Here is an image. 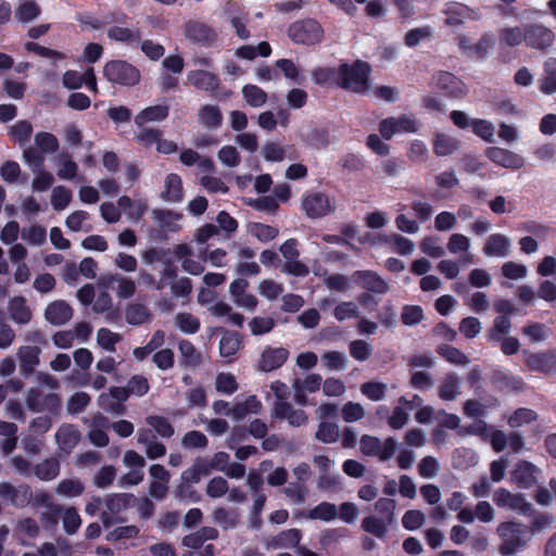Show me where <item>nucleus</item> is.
<instances>
[{
  "label": "nucleus",
  "mask_w": 556,
  "mask_h": 556,
  "mask_svg": "<svg viewBox=\"0 0 556 556\" xmlns=\"http://www.w3.org/2000/svg\"><path fill=\"white\" fill-rule=\"evenodd\" d=\"M274 415L277 418L286 419L291 426L300 427L307 422V415L304 410L294 408L288 402H277L274 406Z\"/></svg>",
  "instance_id": "obj_18"
},
{
  "label": "nucleus",
  "mask_w": 556,
  "mask_h": 556,
  "mask_svg": "<svg viewBox=\"0 0 556 556\" xmlns=\"http://www.w3.org/2000/svg\"><path fill=\"white\" fill-rule=\"evenodd\" d=\"M321 387V376L311 374L304 378H298L293 381L292 388L294 392V401L299 405L308 404V394L314 393Z\"/></svg>",
  "instance_id": "obj_9"
},
{
  "label": "nucleus",
  "mask_w": 556,
  "mask_h": 556,
  "mask_svg": "<svg viewBox=\"0 0 556 556\" xmlns=\"http://www.w3.org/2000/svg\"><path fill=\"white\" fill-rule=\"evenodd\" d=\"M138 442L146 447V454L150 459L162 457L166 453L164 444L157 442L149 430L138 431Z\"/></svg>",
  "instance_id": "obj_32"
},
{
  "label": "nucleus",
  "mask_w": 556,
  "mask_h": 556,
  "mask_svg": "<svg viewBox=\"0 0 556 556\" xmlns=\"http://www.w3.org/2000/svg\"><path fill=\"white\" fill-rule=\"evenodd\" d=\"M288 355L289 352L283 348H267L261 355L257 368L265 372L275 370L282 366Z\"/></svg>",
  "instance_id": "obj_15"
},
{
  "label": "nucleus",
  "mask_w": 556,
  "mask_h": 556,
  "mask_svg": "<svg viewBox=\"0 0 556 556\" xmlns=\"http://www.w3.org/2000/svg\"><path fill=\"white\" fill-rule=\"evenodd\" d=\"M341 416L345 422H355L364 418L365 408L361 403L350 401L342 406Z\"/></svg>",
  "instance_id": "obj_59"
},
{
  "label": "nucleus",
  "mask_w": 556,
  "mask_h": 556,
  "mask_svg": "<svg viewBox=\"0 0 556 556\" xmlns=\"http://www.w3.org/2000/svg\"><path fill=\"white\" fill-rule=\"evenodd\" d=\"M381 240H383L386 243L392 244L394 248V251L402 255H409L413 253L415 249V244L412 240L400 236L397 233H392L390 236H383L381 237Z\"/></svg>",
  "instance_id": "obj_44"
},
{
  "label": "nucleus",
  "mask_w": 556,
  "mask_h": 556,
  "mask_svg": "<svg viewBox=\"0 0 556 556\" xmlns=\"http://www.w3.org/2000/svg\"><path fill=\"white\" fill-rule=\"evenodd\" d=\"M555 34L541 24L526 26V45L532 49L545 50L553 46Z\"/></svg>",
  "instance_id": "obj_8"
},
{
  "label": "nucleus",
  "mask_w": 556,
  "mask_h": 556,
  "mask_svg": "<svg viewBox=\"0 0 556 556\" xmlns=\"http://www.w3.org/2000/svg\"><path fill=\"white\" fill-rule=\"evenodd\" d=\"M307 517L323 521H331L338 517V508L334 504L324 502L311 509Z\"/></svg>",
  "instance_id": "obj_47"
},
{
  "label": "nucleus",
  "mask_w": 556,
  "mask_h": 556,
  "mask_svg": "<svg viewBox=\"0 0 556 556\" xmlns=\"http://www.w3.org/2000/svg\"><path fill=\"white\" fill-rule=\"evenodd\" d=\"M45 317L52 325H64L73 317V309L65 301L56 300L47 306Z\"/></svg>",
  "instance_id": "obj_19"
},
{
  "label": "nucleus",
  "mask_w": 556,
  "mask_h": 556,
  "mask_svg": "<svg viewBox=\"0 0 556 556\" xmlns=\"http://www.w3.org/2000/svg\"><path fill=\"white\" fill-rule=\"evenodd\" d=\"M478 13L462 3H453L446 9V24L458 26L466 20H475Z\"/></svg>",
  "instance_id": "obj_29"
},
{
  "label": "nucleus",
  "mask_w": 556,
  "mask_h": 556,
  "mask_svg": "<svg viewBox=\"0 0 556 556\" xmlns=\"http://www.w3.org/2000/svg\"><path fill=\"white\" fill-rule=\"evenodd\" d=\"M302 208L308 217L320 218L334 212L336 199L324 192H311L303 198Z\"/></svg>",
  "instance_id": "obj_5"
},
{
  "label": "nucleus",
  "mask_w": 556,
  "mask_h": 556,
  "mask_svg": "<svg viewBox=\"0 0 556 556\" xmlns=\"http://www.w3.org/2000/svg\"><path fill=\"white\" fill-rule=\"evenodd\" d=\"M185 36L197 42H211L215 40V31L206 24L200 22H188L184 29Z\"/></svg>",
  "instance_id": "obj_23"
},
{
  "label": "nucleus",
  "mask_w": 556,
  "mask_h": 556,
  "mask_svg": "<svg viewBox=\"0 0 556 556\" xmlns=\"http://www.w3.org/2000/svg\"><path fill=\"white\" fill-rule=\"evenodd\" d=\"M117 204L130 222L139 220L148 211V202L143 198L131 199L123 195L118 199Z\"/></svg>",
  "instance_id": "obj_20"
},
{
  "label": "nucleus",
  "mask_w": 556,
  "mask_h": 556,
  "mask_svg": "<svg viewBox=\"0 0 556 556\" xmlns=\"http://www.w3.org/2000/svg\"><path fill=\"white\" fill-rule=\"evenodd\" d=\"M472 131L481 139L492 142L494 140L495 127L494 125L485 119H473L470 122Z\"/></svg>",
  "instance_id": "obj_63"
},
{
  "label": "nucleus",
  "mask_w": 556,
  "mask_h": 556,
  "mask_svg": "<svg viewBox=\"0 0 556 556\" xmlns=\"http://www.w3.org/2000/svg\"><path fill=\"white\" fill-rule=\"evenodd\" d=\"M460 380L456 376H446L438 387L439 397L443 401H453L459 395Z\"/></svg>",
  "instance_id": "obj_38"
},
{
  "label": "nucleus",
  "mask_w": 556,
  "mask_h": 556,
  "mask_svg": "<svg viewBox=\"0 0 556 556\" xmlns=\"http://www.w3.org/2000/svg\"><path fill=\"white\" fill-rule=\"evenodd\" d=\"M56 441L61 450L68 453L78 443L79 433L73 426H63L56 433Z\"/></svg>",
  "instance_id": "obj_39"
},
{
  "label": "nucleus",
  "mask_w": 556,
  "mask_h": 556,
  "mask_svg": "<svg viewBox=\"0 0 556 556\" xmlns=\"http://www.w3.org/2000/svg\"><path fill=\"white\" fill-rule=\"evenodd\" d=\"M536 417L538 415L534 410L529 408H519L508 417V425L511 428H519L533 422Z\"/></svg>",
  "instance_id": "obj_57"
},
{
  "label": "nucleus",
  "mask_w": 556,
  "mask_h": 556,
  "mask_svg": "<svg viewBox=\"0 0 556 556\" xmlns=\"http://www.w3.org/2000/svg\"><path fill=\"white\" fill-rule=\"evenodd\" d=\"M493 502L500 508L520 515H531L533 510L531 503L522 494L511 493L504 488H500L493 493Z\"/></svg>",
  "instance_id": "obj_6"
},
{
  "label": "nucleus",
  "mask_w": 556,
  "mask_h": 556,
  "mask_svg": "<svg viewBox=\"0 0 556 556\" xmlns=\"http://www.w3.org/2000/svg\"><path fill=\"white\" fill-rule=\"evenodd\" d=\"M359 390L368 400L378 402L386 397L388 386L380 381H368L362 383Z\"/></svg>",
  "instance_id": "obj_41"
},
{
  "label": "nucleus",
  "mask_w": 556,
  "mask_h": 556,
  "mask_svg": "<svg viewBox=\"0 0 556 556\" xmlns=\"http://www.w3.org/2000/svg\"><path fill=\"white\" fill-rule=\"evenodd\" d=\"M40 14L39 5L31 0H24L15 9V17L21 23H29Z\"/></svg>",
  "instance_id": "obj_40"
},
{
  "label": "nucleus",
  "mask_w": 556,
  "mask_h": 556,
  "mask_svg": "<svg viewBox=\"0 0 556 556\" xmlns=\"http://www.w3.org/2000/svg\"><path fill=\"white\" fill-rule=\"evenodd\" d=\"M176 327L188 334L195 333L200 328V320L189 313H179L175 316Z\"/></svg>",
  "instance_id": "obj_52"
},
{
  "label": "nucleus",
  "mask_w": 556,
  "mask_h": 556,
  "mask_svg": "<svg viewBox=\"0 0 556 556\" xmlns=\"http://www.w3.org/2000/svg\"><path fill=\"white\" fill-rule=\"evenodd\" d=\"M510 239L502 233H493L489 236L483 245V253L492 257H506L510 253Z\"/></svg>",
  "instance_id": "obj_16"
},
{
  "label": "nucleus",
  "mask_w": 556,
  "mask_h": 556,
  "mask_svg": "<svg viewBox=\"0 0 556 556\" xmlns=\"http://www.w3.org/2000/svg\"><path fill=\"white\" fill-rule=\"evenodd\" d=\"M113 282H117V295L123 299H128L134 295L136 290V285L132 280L122 277V276H113L108 275L101 277L99 283L103 288H109Z\"/></svg>",
  "instance_id": "obj_30"
},
{
  "label": "nucleus",
  "mask_w": 556,
  "mask_h": 556,
  "mask_svg": "<svg viewBox=\"0 0 556 556\" xmlns=\"http://www.w3.org/2000/svg\"><path fill=\"white\" fill-rule=\"evenodd\" d=\"M108 36L112 40L127 43L137 42L140 39V33L138 30L121 26L111 27L108 30Z\"/></svg>",
  "instance_id": "obj_48"
},
{
  "label": "nucleus",
  "mask_w": 556,
  "mask_h": 556,
  "mask_svg": "<svg viewBox=\"0 0 556 556\" xmlns=\"http://www.w3.org/2000/svg\"><path fill=\"white\" fill-rule=\"evenodd\" d=\"M283 291V285L273 279H263L257 286V292L269 301L277 300Z\"/></svg>",
  "instance_id": "obj_45"
},
{
  "label": "nucleus",
  "mask_w": 556,
  "mask_h": 556,
  "mask_svg": "<svg viewBox=\"0 0 556 556\" xmlns=\"http://www.w3.org/2000/svg\"><path fill=\"white\" fill-rule=\"evenodd\" d=\"M351 356L359 362L368 359L372 354V346L365 340H353L349 345Z\"/></svg>",
  "instance_id": "obj_58"
},
{
  "label": "nucleus",
  "mask_w": 556,
  "mask_h": 556,
  "mask_svg": "<svg viewBox=\"0 0 556 556\" xmlns=\"http://www.w3.org/2000/svg\"><path fill=\"white\" fill-rule=\"evenodd\" d=\"M151 214L159 227L169 231L181 229L182 215L180 213L168 210H153Z\"/></svg>",
  "instance_id": "obj_28"
},
{
  "label": "nucleus",
  "mask_w": 556,
  "mask_h": 556,
  "mask_svg": "<svg viewBox=\"0 0 556 556\" xmlns=\"http://www.w3.org/2000/svg\"><path fill=\"white\" fill-rule=\"evenodd\" d=\"M288 36L296 43L317 45L324 38L323 26L313 18L296 21L290 25Z\"/></svg>",
  "instance_id": "obj_4"
},
{
  "label": "nucleus",
  "mask_w": 556,
  "mask_h": 556,
  "mask_svg": "<svg viewBox=\"0 0 556 556\" xmlns=\"http://www.w3.org/2000/svg\"><path fill=\"white\" fill-rule=\"evenodd\" d=\"M56 175L62 180H74L78 177V164L66 153L54 159Z\"/></svg>",
  "instance_id": "obj_26"
},
{
  "label": "nucleus",
  "mask_w": 556,
  "mask_h": 556,
  "mask_svg": "<svg viewBox=\"0 0 556 556\" xmlns=\"http://www.w3.org/2000/svg\"><path fill=\"white\" fill-rule=\"evenodd\" d=\"M247 205L264 213L271 214L276 212L278 208V203L273 197H262V198H247L244 199Z\"/></svg>",
  "instance_id": "obj_61"
},
{
  "label": "nucleus",
  "mask_w": 556,
  "mask_h": 556,
  "mask_svg": "<svg viewBox=\"0 0 556 556\" xmlns=\"http://www.w3.org/2000/svg\"><path fill=\"white\" fill-rule=\"evenodd\" d=\"M496 400L488 401L486 403H481L475 400H468L464 404V413L471 418L482 417L485 415L488 408L495 406Z\"/></svg>",
  "instance_id": "obj_60"
},
{
  "label": "nucleus",
  "mask_w": 556,
  "mask_h": 556,
  "mask_svg": "<svg viewBox=\"0 0 556 556\" xmlns=\"http://www.w3.org/2000/svg\"><path fill=\"white\" fill-rule=\"evenodd\" d=\"M538 468L529 462H518L511 471V481L521 489H529L536 482Z\"/></svg>",
  "instance_id": "obj_14"
},
{
  "label": "nucleus",
  "mask_w": 556,
  "mask_h": 556,
  "mask_svg": "<svg viewBox=\"0 0 556 556\" xmlns=\"http://www.w3.org/2000/svg\"><path fill=\"white\" fill-rule=\"evenodd\" d=\"M109 429V421L105 417L97 416L92 420V426L89 432L90 441L97 446H105L109 443L106 430Z\"/></svg>",
  "instance_id": "obj_35"
},
{
  "label": "nucleus",
  "mask_w": 556,
  "mask_h": 556,
  "mask_svg": "<svg viewBox=\"0 0 556 556\" xmlns=\"http://www.w3.org/2000/svg\"><path fill=\"white\" fill-rule=\"evenodd\" d=\"M539 89L543 94L556 93V59L549 58L544 62L543 74L539 79Z\"/></svg>",
  "instance_id": "obj_22"
},
{
  "label": "nucleus",
  "mask_w": 556,
  "mask_h": 556,
  "mask_svg": "<svg viewBox=\"0 0 556 556\" xmlns=\"http://www.w3.org/2000/svg\"><path fill=\"white\" fill-rule=\"evenodd\" d=\"M315 437L323 443H333L340 437L339 427L336 424L320 421Z\"/></svg>",
  "instance_id": "obj_54"
},
{
  "label": "nucleus",
  "mask_w": 556,
  "mask_h": 556,
  "mask_svg": "<svg viewBox=\"0 0 556 556\" xmlns=\"http://www.w3.org/2000/svg\"><path fill=\"white\" fill-rule=\"evenodd\" d=\"M168 115V106L163 104L152 105L140 111L135 117V124L142 127L147 123L161 122Z\"/></svg>",
  "instance_id": "obj_31"
},
{
  "label": "nucleus",
  "mask_w": 556,
  "mask_h": 556,
  "mask_svg": "<svg viewBox=\"0 0 556 556\" xmlns=\"http://www.w3.org/2000/svg\"><path fill=\"white\" fill-rule=\"evenodd\" d=\"M103 76L112 84L135 86L140 81V71L123 60L109 61L103 66Z\"/></svg>",
  "instance_id": "obj_3"
},
{
  "label": "nucleus",
  "mask_w": 556,
  "mask_h": 556,
  "mask_svg": "<svg viewBox=\"0 0 556 556\" xmlns=\"http://www.w3.org/2000/svg\"><path fill=\"white\" fill-rule=\"evenodd\" d=\"M370 67L367 63L356 61L344 63L338 67L336 81L338 86L353 92L364 93L368 90V76Z\"/></svg>",
  "instance_id": "obj_2"
},
{
  "label": "nucleus",
  "mask_w": 556,
  "mask_h": 556,
  "mask_svg": "<svg viewBox=\"0 0 556 556\" xmlns=\"http://www.w3.org/2000/svg\"><path fill=\"white\" fill-rule=\"evenodd\" d=\"M146 422L161 437L169 438L174 433L170 422L162 416H149Z\"/></svg>",
  "instance_id": "obj_64"
},
{
  "label": "nucleus",
  "mask_w": 556,
  "mask_h": 556,
  "mask_svg": "<svg viewBox=\"0 0 556 556\" xmlns=\"http://www.w3.org/2000/svg\"><path fill=\"white\" fill-rule=\"evenodd\" d=\"M486 156L495 164L509 169H518L525 165V160L521 155L498 147L489 148Z\"/></svg>",
  "instance_id": "obj_12"
},
{
  "label": "nucleus",
  "mask_w": 556,
  "mask_h": 556,
  "mask_svg": "<svg viewBox=\"0 0 556 556\" xmlns=\"http://www.w3.org/2000/svg\"><path fill=\"white\" fill-rule=\"evenodd\" d=\"M72 201V191L64 187L58 186L51 192V205L55 211H62L68 206Z\"/></svg>",
  "instance_id": "obj_51"
},
{
  "label": "nucleus",
  "mask_w": 556,
  "mask_h": 556,
  "mask_svg": "<svg viewBox=\"0 0 556 556\" xmlns=\"http://www.w3.org/2000/svg\"><path fill=\"white\" fill-rule=\"evenodd\" d=\"M354 279L359 286L372 292L384 293L388 290L387 283L371 271H358Z\"/></svg>",
  "instance_id": "obj_33"
},
{
  "label": "nucleus",
  "mask_w": 556,
  "mask_h": 556,
  "mask_svg": "<svg viewBox=\"0 0 556 556\" xmlns=\"http://www.w3.org/2000/svg\"><path fill=\"white\" fill-rule=\"evenodd\" d=\"M188 81L195 88L213 91L218 87L217 77L207 71L194 70L187 74Z\"/></svg>",
  "instance_id": "obj_27"
},
{
  "label": "nucleus",
  "mask_w": 556,
  "mask_h": 556,
  "mask_svg": "<svg viewBox=\"0 0 556 556\" xmlns=\"http://www.w3.org/2000/svg\"><path fill=\"white\" fill-rule=\"evenodd\" d=\"M247 230L251 236L255 237L262 242H268L275 239L278 235L277 228L261 223H250L247 226Z\"/></svg>",
  "instance_id": "obj_43"
},
{
  "label": "nucleus",
  "mask_w": 556,
  "mask_h": 556,
  "mask_svg": "<svg viewBox=\"0 0 556 556\" xmlns=\"http://www.w3.org/2000/svg\"><path fill=\"white\" fill-rule=\"evenodd\" d=\"M40 349L38 346H21L17 352L20 369L24 376L29 375L39 364Z\"/></svg>",
  "instance_id": "obj_25"
},
{
  "label": "nucleus",
  "mask_w": 556,
  "mask_h": 556,
  "mask_svg": "<svg viewBox=\"0 0 556 556\" xmlns=\"http://www.w3.org/2000/svg\"><path fill=\"white\" fill-rule=\"evenodd\" d=\"M241 348L240 339L235 333H225L219 342V353L223 357L231 359Z\"/></svg>",
  "instance_id": "obj_46"
},
{
  "label": "nucleus",
  "mask_w": 556,
  "mask_h": 556,
  "mask_svg": "<svg viewBox=\"0 0 556 556\" xmlns=\"http://www.w3.org/2000/svg\"><path fill=\"white\" fill-rule=\"evenodd\" d=\"M434 84L452 97H462L467 92L466 85L451 73H439L434 77Z\"/></svg>",
  "instance_id": "obj_21"
},
{
  "label": "nucleus",
  "mask_w": 556,
  "mask_h": 556,
  "mask_svg": "<svg viewBox=\"0 0 556 556\" xmlns=\"http://www.w3.org/2000/svg\"><path fill=\"white\" fill-rule=\"evenodd\" d=\"M470 249V239L463 233H453L447 241V250L451 254H464L468 256L467 252Z\"/></svg>",
  "instance_id": "obj_55"
},
{
  "label": "nucleus",
  "mask_w": 556,
  "mask_h": 556,
  "mask_svg": "<svg viewBox=\"0 0 556 556\" xmlns=\"http://www.w3.org/2000/svg\"><path fill=\"white\" fill-rule=\"evenodd\" d=\"M459 147V141L446 134H437L433 140V151L439 156L450 155Z\"/></svg>",
  "instance_id": "obj_37"
},
{
  "label": "nucleus",
  "mask_w": 556,
  "mask_h": 556,
  "mask_svg": "<svg viewBox=\"0 0 556 556\" xmlns=\"http://www.w3.org/2000/svg\"><path fill=\"white\" fill-rule=\"evenodd\" d=\"M501 539L498 552L502 556H511L523 549L531 540L529 527L517 521H504L496 527Z\"/></svg>",
  "instance_id": "obj_1"
},
{
  "label": "nucleus",
  "mask_w": 556,
  "mask_h": 556,
  "mask_svg": "<svg viewBox=\"0 0 556 556\" xmlns=\"http://www.w3.org/2000/svg\"><path fill=\"white\" fill-rule=\"evenodd\" d=\"M9 314L18 324H27L31 319V312L23 296H15L10 300Z\"/></svg>",
  "instance_id": "obj_34"
},
{
  "label": "nucleus",
  "mask_w": 556,
  "mask_h": 556,
  "mask_svg": "<svg viewBox=\"0 0 556 556\" xmlns=\"http://www.w3.org/2000/svg\"><path fill=\"white\" fill-rule=\"evenodd\" d=\"M525 362L529 369L551 374L556 369V354L554 352L527 353Z\"/></svg>",
  "instance_id": "obj_13"
},
{
  "label": "nucleus",
  "mask_w": 556,
  "mask_h": 556,
  "mask_svg": "<svg viewBox=\"0 0 556 556\" xmlns=\"http://www.w3.org/2000/svg\"><path fill=\"white\" fill-rule=\"evenodd\" d=\"M323 365L329 370H343L348 366L346 356L338 351H329L321 356Z\"/></svg>",
  "instance_id": "obj_49"
},
{
  "label": "nucleus",
  "mask_w": 556,
  "mask_h": 556,
  "mask_svg": "<svg viewBox=\"0 0 556 556\" xmlns=\"http://www.w3.org/2000/svg\"><path fill=\"white\" fill-rule=\"evenodd\" d=\"M392 522L386 520L381 516H368L362 521V528L364 531L374 534L377 538H383Z\"/></svg>",
  "instance_id": "obj_36"
},
{
  "label": "nucleus",
  "mask_w": 556,
  "mask_h": 556,
  "mask_svg": "<svg viewBox=\"0 0 556 556\" xmlns=\"http://www.w3.org/2000/svg\"><path fill=\"white\" fill-rule=\"evenodd\" d=\"M35 144L42 153H54L59 149L58 138L50 132H38L35 136Z\"/></svg>",
  "instance_id": "obj_53"
},
{
  "label": "nucleus",
  "mask_w": 556,
  "mask_h": 556,
  "mask_svg": "<svg viewBox=\"0 0 556 556\" xmlns=\"http://www.w3.org/2000/svg\"><path fill=\"white\" fill-rule=\"evenodd\" d=\"M500 40L502 43L515 47L520 45L522 41L526 42V28L520 27H507L503 28L500 33Z\"/></svg>",
  "instance_id": "obj_50"
},
{
  "label": "nucleus",
  "mask_w": 556,
  "mask_h": 556,
  "mask_svg": "<svg viewBox=\"0 0 556 556\" xmlns=\"http://www.w3.org/2000/svg\"><path fill=\"white\" fill-rule=\"evenodd\" d=\"M418 129V121L408 115L389 117L381 121L379 125V131L387 140L391 139L394 135L416 132Z\"/></svg>",
  "instance_id": "obj_7"
},
{
  "label": "nucleus",
  "mask_w": 556,
  "mask_h": 556,
  "mask_svg": "<svg viewBox=\"0 0 556 556\" xmlns=\"http://www.w3.org/2000/svg\"><path fill=\"white\" fill-rule=\"evenodd\" d=\"M413 403H415L416 405H420L421 399L418 395H414L412 402H409L404 396H401L397 400V405L393 408V410L388 419V425L392 429H394V430L402 429L407 424Z\"/></svg>",
  "instance_id": "obj_11"
},
{
  "label": "nucleus",
  "mask_w": 556,
  "mask_h": 556,
  "mask_svg": "<svg viewBox=\"0 0 556 556\" xmlns=\"http://www.w3.org/2000/svg\"><path fill=\"white\" fill-rule=\"evenodd\" d=\"M161 198L166 202H180L182 200V180L179 175L172 173L165 177Z\"/></svg>",
  "instance_id": "obj_24"
},
{
  "label": "nucleus",
  "mask_w": 556,
  "mask_h": 556,
  "mask_svg": "<svg viewBox=\"0 0 556 556\" xmlns=\"http://www.w3.org/2000/svg\"><path fill=\"white\" fill-rule=\"evenodd\" d=\"M243 97L245 101L251 106H262L267 99V94L260 87L255 85H247L242 89Z\"/></svg>",
  "instance_id": "obj_62"
},
{
  "label": "nucleus",
  "mask_w": 556,
  "mask_h": 556,
  "mask_svg": "<svg viewBox=\"0 0 556 556\" xmlns=\"http://www.w3.org/2000/svg\"><path fill=\"white\" fill-rule=\"evenodd\" d=\"M129 393L128 388H112L109 393L99 396V403L105 410L121 414L124 409L122 403L128 399Z\"/></svg>",
  "instance_id": "obj_17"
},
{
  "label": "nucleus",
  "mask_w": 556,
  "mask_h": 556,
  "mask_svg": "<svg viewBox=\"0 0 556 556\" xmlns=\"http://www.w3.org/2000/svg\"><path fill=\"white\" fill-rule=\"evenodd\" d=\"M199 121L207 128H217L223 121L219 109L215 105H205L199 112Z\"/></svg>",
  "instance_id": "obj_42"
},
{
  "label": "nucleus",
  "mask_w": 556,
  "mask_h": 556,
  "mask_svg": "<svg viewBox=\"0 0 556 556\" xmlns=\"http://www.w3.org/2000/svg\"><path fill=\"white\" fill-rule=\"evenodd\" d=\"M302 540V532L299 529L292 528L280 531L276 535L265 540V547L267 549H287L298 548Z\"/></svg>",
  "instance_id": "obj_10"
},
{
  "label": "nucleus",
  "mask_w": 556,
  "mask_h": 556,
  "mask_svg": "<svg viewBox=\"0 0 556 556\" xmlns=\"http://www.w3.org/2000/svg\"><path fill=\"white\" fill-rule=\"evenodd\" d=\"M481 428L484 439L490 441L495 452H502L507 446V435L503 431L488 428L485 425H482Z\"/></svg>",
  "instance_id": "obj_56"
}]
</instances>
